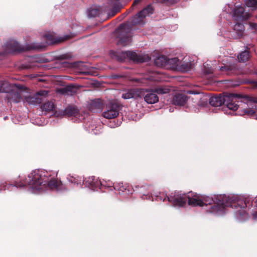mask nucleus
I'll list each match as a JSON object with an SVG mask.
<instances>
[{"instance_id": "obj_1", "label": "nucleus", "mask_w": 257, "mask_h": 257, "mask_svg": "<svg viewBox=\"0 0 257 257\" xmlns=\"http://www.w3.org/2000/svg\"><path fill=\"white\" fill-rule=\"evenodd\" d=\"M61 181L51 177L47 172L37 170L33 171L24 179L16 181L14 186L16 187L30 186L34 189L40 191L47 189L58 190L61 188Z\"/></svg>"}, {"instance_id": "obj_2", "label": "nucleus", "mask_w": 257, "mask_h": 257, "mask_svg": "<svg viewBox=\"0 0 257 257\" xmlns=\"http://www.w3.org/2000/svg\"><path fill=\"white\" fill-rule=\"evenodd\" d=\"M242 95L234 93H225L223 95L211 97L209 99V104L213 106H219L223 104L230 110H236L240 103L243 102L242 99Z\"/></svg>"}, {"instance_id": "obj_3", "label": "nucleus", "mask_w": 257, "mask_h": 257, "mask_svg": "<svg viewBox=\"0 0 257 257\" xmlns=\"http://www.w3.org/2000/svg\"><path fill=\"white\" fill-rule=\"evenodd\" d=\"M202 206L209 205V211L216 212L221 211L226 207H232V199L225 195H217L214 198L201 195Z\"/></svg>"}, {"instance_id": "obj_4", "label": "nucleus", "mask_w": 257, "mask_h": 257, "mask_svg": "<svg viewBox=\"0 0 257 257\" xmlns=\"http://www.w3.org/2000/svg\"><path fill=\"white\" fill-rule=\"evenodd\" d=\"M110 56L119 62H123L126 59L137 63L147 62L150 60L149 56L138 55L133 51H114L110 52Z\"/></svg>"}, {"instance_id": "obj_5", "label": "nucleus", "mask_w": 257, "mask_h": 257, "mask_svg": "<svg viewBox=\"0 0 257 257\" xmlns=\"http://www.w3.org/2000/svg\"><path fill=\"white\" fill-rule=\"evenodd\" d=\"M131 28L126 24H121L116 30L118 33L117 44L122 46L129 45L132 42Z\"/></svg>"}, {"instance_id": "obj_6", "label": "nucleus", "mask_w": 257, "mask_h": 257, "mask_svg": "<svg viewBox=\"0 0 257 257\" xmlns=\"http://www.w3.org/2000/svg\"><path fill=\"white\" fill-rule=\"evenodd\" d=\"M121 108V105L115 101L109 102L106 105L105 110L103 112L104 117L107 119H112L116 117Z\"/></svg>"}, {"instance_id": "obj_7", "label": "nucleus", "mask_w": 257, "mask_h": 257, "mask_svg": "<svg viewBox=\"0 0 257 257\" xmlns=\"http://www.w3.org/2000/svg\"><path fill=\"white\" fill-rule=\"evenodd\" d=\"M167 200L173 206L183 207L187 202V194H181L179 192H174L167 196L164 201Z\"/></svg>"}, {"instance_id": "obj_8", "label": "nucleus", "mask_w": 257, "mask_h": 257, "mask_svg": "<svg viewBox=\"0 0 257 257\" xmlns=\"http://www.w3.org/2000/svg\"><path fill=\"white\" fill-rule=\"evenodd\" d=\"M223 73L228 75H239L242 73V69L237 63H229L223 64L219 68Z\"/></svg>"}, {"instance_id": "obj_9", "label": "nucleus", "mask_w": 257, "mask_h": 257, "mask_svg": "<svg viewBox=\"0 0 257 257\" xmlns=\"http://www.w3.org/2000/svg\"><path fill=\"white\" fill-rule=\"evenodd\" d=\"M154 12V9L151 5H149L143 10L139 12L132 19V24L137 25L141 24L143 22V19L147 16L152 14Z\"/></svg>"}, {"instance_id": "obj_10", "label": "nucleus", "mask_w": 257, "mask_h": 257, "mask_svg": "<svg viewBox=\"0 0 257 257\" xmlns=\"http://www.w3.org/2000/svg\"><path fill=\"white\" fill-rule=\"evenodd\" d=\"M141 98L144 97L147 103L154 104L159 101V97L153 89L141 88Z\"/></svg>"}, {"instance_id": "obj_11", "label": "nucleus", "mask_w": 257, "mask_h": 257, "mask_svg": "<svg viewBox=\"0 0 257 257\" xmlns=\"http://www.w3.org/2000/svg\"><path fill=\"white\" fill-rule=\"evenodd\" d=\"M48 91L45 90H42L38 91L34 95H31L26 98V100L29 103L32 104L41 103L45 98L48 95Z\"/></svg>"}, {"instance_id": "obj_12", "label": "nucleus", "mask_w": 257, "mask_h": 257, "mask_svg": "<svg viewBox=\"0 0 257 257\" xmlns=\"http://www.w3.org/2000/svg\"><path fill=\"white\" fill-rule=\"evenodd\" d=\"M187 202L189 205L192 206H202L201 195L192 192L187 194Z\"/></svg>"}, {"instance_id": "obj_13", "label": "nucleus", "mask_w": 257, "mask_h": 257, "mask_svg": "<svg viewBox=\"0 0 257 257\" xmlns=\"http://www.w3.org/2000/svg\"><path fill=\"white\" fill-rule=\"evenodd\" d=\"M81 86L76 84H70L63 88H58L57 92L61 94L73 95L76 94Z\"/></svg>"}, {"instance_id": "obj_14", "label": "nucleus", "mask_w": 257, "mask_h": 257, "mask_svg": "<svg viewBox=\"0 0 257 257\" xmlns=\"http://www.w3.org/2000/svg\"><path fill=\"white\" fill-rule=\"evenodd\" d=\"M233 16L235 20L238 21L247 20L249 17V14L245 12L242 7H236L234 11Z\"/></svg>"}, {"instance_id": "obj_15", "label": "nucleus", "mask_w": 257, "mask_h": 257, "mask_svg": "<svg viewBox=\"0 0 257 257\" xmlns=\"http://www.w3.org/2000/svg\"><path fill=\"white\" fill-rule=\"evenodd\" d=\"M141 88H133L125 91L122 94V98L124 99L141 98Z\"/></svg>"}, {"instance_id": "obj_16", "label": "nucleus", "mask_w": 257, "mask_h": 257, "mask_svg": "<svg viewBox=\"0 0 257 257\" xmlns=\"http://www.w3.org/2000/svg\"><path fill=\"white\" fill-rule=\"evenodd\" d=\"M6 98L8 102L10 103H18L20 102L22 98L21 93L18 91H12L7 93Z\"/></svg>"}, {"instance_id": "obj_17", "label": "nucleus", "mask_w": 257, "mask_h": 257, "mask_svg": "<svg viewBox=\"0 0 257 257\" xmlns=\"http://www.w3.org/2000/svg\"><path fill=\"white\" fill-rule=\"evenodd\" d=\"M187 101V96L182 93L176 94L172 100V103L177 106L184 105Z\"/></svg>"}, {"instance_id": "obj_18", "label": "nucleus", "mask_w": 257, "mask_h": 257, "mask_svg": "<svg viewBox=\"0 0 257 257\" xmlns=\"http://www.w3.org/2000/svg\"><path fill=\"white\" fill-rule=\"evenodd\" d=\"M103 102L101 99H95L90 104V109L92 111L101 110L103 107Z\"/></svg>"}, {"instance_id": "obj_19", "label": "nucleus", "mask_w": 257, "mask_h": 257, "mask_svg": "<svg viewBox=\"0 0 257 257\" xmlns=\"http://www.w3.org/2000/svg\"><path fill=\"white\" fill-rule=\"evenodd\" d=\"M86 185L91 187L92 189L95 190L99 187L101 184L100 181L96 179L94 177H89L85 180Z\"/></svg>"}, {"instance_id": "obj_20", "label": "nucleus", "mask_w": 257, "mask_h": 257, "mask_svg": "<svg viewBox=\"0 0 257 257\" xmlns=\"http://www.w3.org/2000/svg\"><path fill=\"white\" fill-rule=\"evenodd\" d=\"M119 1L120 0H110V5L113 6L111 14H109L111 17L114 16L120 11L121 7L119 2Z\"/></svg>"}, {"instance_id": "obj_21", "label": "nucleus", "mask_w": 257, "mask_h": 257, "mask_svg": "<svg viewBox=\"0 0 257 257\" xmlns=\"http://www.w3.org/2000/svg\"><path fill=\"white\" fill-rule=\"evenodd\" d=\"M79 113V110L74 106H68L64 111V114L68 116H76Z\"/></svg>"}, {"instance_id": "obj_22", "label": "nucleus", "mask_w": 257, "mask_h": 257, "mask_svg": "<svg viewBox=\"0 0 257 257\" xmlns=\"http://www.w3.org/2000/svg\"><path fill=\"white\" fill-rule=\"evenodd\" d=\"M7 47L14 51L21 52L24 51V49L22 48L20 44L15 41H11L8 42L7 44Z\"/></svg>"}, {"instance_id": "obj_23", "label": "nucleus", "mask_w": 257, "mask_h": 257, "mask_svg": "<svg viewBox=\"0 0 257 257\" xmlns=\"http://www.w3.org/2000/svg\"><path fill=\"white\" fill-rule=\"evenodd\" d=\"M167 57L164 55H160L155 60V64L156 66L161 67H166Z\"/></svg>"}, {"instance_id": "obj_24", "label": "nucleus", "mask_w": 257, "mask_h": 257, "mask_svg": "<svg viewBox=\"0 0 257 257\" xmlns=\"http://www.w3.org/2000/svg\"><path fill=\"white\" fill-rule=\"evenodd\" d=\"M233 30L236 33L237 37L240 38L243 35L244 26L242 23H236L234 26Z\"/></svg>"}, {"instance_id": "obj_25", "label": "nucleus", "mask_w": 257, "mask_h": 257, "mask_svg": "<svg viewBox=\"0 0 257 257\" xmlns=\"http://www.w3.org/2000/svg\"><path fill=\"white\" fill-rule=\"evenodd\" d=\"M237 204L239 206H240V209L238 210L237 211V213L241 216L243 217H246V215H247V213L246 211L244 209L245 208L247 207V203L246 201L245 200L243 202H238Z\"/></svg>"}, {"instance_id": "obj_26", "label": "nucleus", "mask_w": 257, "mask_h": 257, "mask_svg": "<svg viewBox=\"0 0 257 257\" xmlns=\"http://www.w3.org/2000/svg\"><path fill=\"white\" fill-rule=\"evenodd\" d=\"M179 59L177 58L169 59L167 58L166 67L167 68H175L178 66Z\"/></svg>"}, {"instance_id": "obj_27", "label": "nucleus", "mask_w": 257, "mask_h": 257, "mask_svg": "<svg viewBox=\"0 0 257 257\" xmlns=\"http://www.w3.org/2000/svg\"><path fill=\"white\" fill-rule=\"evenodd\" d=\"M44 36L47 43L51 44L57 43L64 40V39L58 41L56 40L54 36L50 33L46 34Z\"/></svg>"}, {"instance_id": "obj_28", "label": "nucleus", "mask_w": 257, "mask_h": 257, "mask_svg": "<svg viewBox=\"0 0 257 257\" xmlns=\"http://www.w3.org/2000/svg\"><path fill=\"white\" fill-rule=\"evenodd\" d=\"M250 57L249 52L248 51L245 50L241 52L237 56L239 61L245 62L247 61Z\"/></svg>"}, {"instance_id": "obj_29", "label": "nucleus", "mask_w": 257, "mask_h": 257, "mask_svg": "<svg viewBox=\"0 0 257 257\" xmlns=\"http://www.w3.org/2000/svg\"><path fill=\"white\" fill-rule=\"evenodd\" d=\"M153 89L157 94H166L170 92V89L166 87L160 86Z\"/></svg>"}, {"instance_id": "obj_30", "label": "nucleus", "mask_w": 257, "mask_h": 257, "mask_svg": "<svg viewBox=\"0 0 257 257\" xmlns=\"http://www.w3.org/2000/svg\"><path fill=\"white\" fill-rule=\"evenodd\" d=\"M54 108V104L53 103V102L50 101L45 102L42 106V108L43 109V110L46 111H52L53 110Z\"/></svg>"}, {"instance_id": "obj_31", "label": "nucleus", "mask_w": 257, "mask_h": 257, "mask_svg": "<svg viewBox=\"0 0 257 257\" xmlns=\"http://www.w3.org/2000/svg\"><path fill=\"white\" fill-rule=\"evenodd\" d=\"M100 14V11L97 8H90L88 10V16L90 18H94Z\"/></svg>"}, {"instance_id": "obj_32", "label": "nucleus", "mask_w": 257, "mask_h": 257, "mask_svg": "<svg viewBox=\"0 0 257 257\" xmlns=\"http://www.w3.org/2000/svg\"><path fill=\"white\" fill-rule=\"evenodd\" d=\"M253 105L252 106L251 108H248L244 109V114H246L249 116H253L255 114V109L257 108V105L255 104V105L253 104Z\"/></svg>"}, {"instance_id": "obj_33", "label": "nucleus", "mask_w": 257, "mask_h": 257, "mask_svg": "<svg viewBox=\"0 0 257 257\" xmlns=\"http://www.w3.org/2000/svg\"><path fill=\"white\" fill-rule=\"evenodd\" d=\"M193 67V65L191 62L183 63L180 65L181 70L185 72L190 71Z\"/></svg>"}, {"instance_id": "obj_34", "label": "nucleus", "mask_w": 257, "mask_h": 257, "mask_svg": "<svg viewBox=\"0 0 257 257\" xmlns=\"http://www.w3.org/2000/svg\"><path fill=\"white\" fill-rule=\"evenodd\" d=\"M242 99H244L247 101H249L250 103H253L254 105L256 104L257 105V99L255 98H249L248 96H242ZM247 105L251 106V104H247Z\"/></svg>"}, {"instance_id": "obj_35", "label": "nucleus", "mask_w": 257, "mask_h": 257, "mask_svg": "<svg viewBox=\"0 0 257 257\" xmlns=\"http://www.w3.org/2000/svg\"><path fill=\"white\" fill-rule=\"evenodd\" d=\"M69 181L70 182L74 184H76L77 185L81 184V179H79L78 178H75L73 177H70L69 178Z\"/></svg>"}, {"instance_id": "obj_36", "label": "nucleus", "mask_w": 257, "mask_h": 257, "mask_svg": "<svg viewBox=\"0 0 257 257\" xmlns=\"http://www.w3.org/2000/svg\"><path fill=\"white\" fill-rule=\"evenodd\" d=\"M246 4L249 7H257V0H248Z\"/></svg>"}, {"instance_id": "obj_37", "label": "nucleus", "mask_w": 257, "mask_h": 257, "mask_svg": "<svg viewBox=\"0 0 257 257\" xmlns=\"http://www.w3.org/2000/svg\"><path fill=\"white\" fill-rule=\"evenodd\" d=\"M114 188L115 189H117V190H118L119 191H121L122 192H123V191H124L127 190L126 187L125 186H123V185H122V186H120L119 187L118 186H117L116 185H115V186L114 187Z\"/></svg>"}, {"instance_id": "obj_38", "label": "nucleus", "mask_w": 257, "mask_h": 257, "mask_svg": "<svg viewBox=\"0 0 257 257\" xmlns=\"http://www.w3.org/2000/svg\"><path fill=\"white\" fill-rule=\"evenodd\" d=\"M250 28L254 30H257V24L254 23H249V24Z\"/></svg>"}, {"instance_id": "obj_39", "label": "nucleus", "mask_w": 257, "mask_h": 257, "mask_svg": "<svg viewBox=\"0 0 257 257\" xmlns=\"http://www.w3.org/2000/svg\"><path fill=\"white\" fill-rule=\"evenodd\" d=\"M123 77V76L121 75H118V74H113L111 76V78L113 79H118L119 78Z\"/></svg>"}, {"instance_id": "obj_40", "label": "nucleus", "mask_w": 257, "mask_h": 257, "mask_svg": "<svg viewBox=\"0 0 257 257\" xmlns=\"http://www.w3.org/2000/svg\"><path fill=\"white\" fill-rule=\"evenodd\" d=\"M142 1V0H135L133 4V5H132V7H134L135 6H137V5H138Z\"/></svg>"}, {"instance_id": "obj_41", "label": "nucleus", "mask_w": 257, "mask_h": 257, "mask_svg": "<svg viewBox=\"0 0 257 257\" xmlns=\"http://www.w3.org/2000/svg\"><path fill=\"white\" fill-rule=\"evenodd\" d=\"M59 58L61 59H66L68 58V56L66 54L62 55L59 56Z\"/></svg>"}, {"instance_id": "obj_42", "label": "nucleus", "mask_w": 257, "mask_h": 257, "mask_svg": "<svg viewBox=\"0 0 257 257\" xmlns=\"http://www.w3.org/2000/svg\"><path fill=\"white\" fill-rule=\"evenodd\" d=\"M42 47H39V46H37V47H29L28 49V50H30L31 49H40Z\"/></svg>"}, {"instance_id": "obj_43", "label": "nucleus", "mask_w": 257, "mask_h": 257, "mask_svg": "<svg viewBox=\"0 0 257 257\" xmlns=\"http://www.w3.org/2000/svg\"><path fill=\"white\" fill-rule=\"evenodd\" d=\"M204 71L206 74H211L213 73L211 69L208 70H205Z\"/></svg>"}, {"instance_id": "obj_44", "label": "nucleus", "mask_w": 257, "mask_h": 257, "mask_svg": "<svg viewBox=\"0 0 257 257\" xmlns=\"http://www.w3.org/2000/svg\"><path fill=\"white\" fill-rule=\"evenodd\" d=\"M3 81H0V92L3 90Z\"/></svg>"}, {"instance_id": "obj_45", "label": "nucleus", "mask_w": 257, "mask_h": 257, "mask_svg": "<svg viewBox=\"0 0 257 257\" xmlns=\"http://www.w3.org/2000/svg\"><path fill=\"white\" fill-rule=\"evenodd\" d=\"M6 185H4V184L2 185H0V190H5L6 189Z\"/></svg>"}, {"instance_id": "obj_46", "label": "nucleus", "mask_w": 257, "mask_h": 257, "mask_svg": "<svg viewBox=\"0 0 257 257\" xmlns=\"http://www.w3.org/2000/svg\"><path fill=\"white\" fill-rule=\"evenodd\" d=\"M253 85L255 87L257 88V81L253 82Z\"/></svg>"}, {"instance_id": "obj_47", "label": "nucleus", "mask_w": 257, "mask_h": 257, "mask_svg": "<svg viewBox=\"0 0 257 257\" xmlns=\"http://www.w3.org/2000/svg\"><path fill=\"white\" fill-rule=\"evenodd\" d=\"M161 2H163V3H166L167 2H168L169 0H161Z\"/></svg>"}, {"instance_id": "obj_48", "label": "nucleus", "mask_w": 257, "mask_h": 257, "mask_svg": "<svg viewBox=\"0 0 257 257\" xmlns=\"http://www.w3.org/2000/svg\"><path fill=\"white\" fill-rule=\"evenodd\" d=\"M190 93H192V94H193V93H195V92L194 91H191Z\"/></svg>"}]
</instances>
